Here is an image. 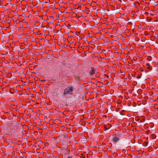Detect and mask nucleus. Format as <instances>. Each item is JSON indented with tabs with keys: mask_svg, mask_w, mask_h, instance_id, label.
I'll return each mask as SVG.
<instances>
[{
	"mask_svg": "<svg viewBox=\"0 0 158 158\" xmlns=\"http://www.w3.org/2000/svg\"><path fill=\"white\" fill-rule=\"evenodd\" d=\"M73 91L72 88L69 87L64 89L63 94L64 95L67 94H73Z\"/></svg>",
	"mask_w": 158,
	"mask_h": 158,
	"instance_id": "nucleus-2",
	"label": "nucleus"
},
{
	"mask_svg": "<svg viewBox=\"0 0 158 158\" xmlns=\"http://www.w3.org/2000/svg\"><path fill=\"white\" fill-rule=\"evenodd\" d=\"M146 67L147 68H148L150 70H151L152 69V67L149 64H146Z\"/></svg>",
	"mask_w": 158,
	"mask_h": 158,
	"instance_id": "nucleus-5",
	"label": "nucleus"
},
{
	"mask_svg": "<svg viewBox=\"0 0 158 158\" xmlns=\"http://www.w3.org/2000/svg\"><path fill=\"white\" fill-rule=\"evenodd\" d=\"M95 73V70L94 67L91 68V70L89 72V74L90 75H92Z\"/></svg>",
	"mask_w": 158,
	"mask_h": 158,
	"instance_id": "nucleus-3",
	"label": "nucleus"
},
{
	"mask_svg": "<svg viewBox=\"0 0 158 158\" xmlns=\"http://www.w3.org/2000/svg\"><path fill=\"white\" fill-rule=\"evenodd\" d=\"M147 145V143L146 142H145L144 143V146H146Z\"/></svg>",
	"mask_w": 158,
	"mask_h": 158,
	"instance_id": "nucleus-7",
	"label": "nucleus"
},
{
	"mask_svg": "<svg viewBox=\"0 0 158 158\" xmlns=\"http://www.w3.org/2000/svg\"><path fill=\"white\" fill-rule=\"evenodd\" d=\"M17 127L15 125L11 123H8L7 127L6 128V131L7 132H11L13 131H14L16 129V128Z\"/></svg>",
	"mask_w": 158,
	"mask_h": 158,
	"instance_id": "nucleus-1",
	"label": "nucleus"
},
{
	"mask_svg": "<svg viewBox=\"0 0 158 158\" xmlns=\"http://www.w3.org/2000/svg\"><path fill=\"white\" fill-rule=\"evenodd\" d=\"M151 57H148L147 59L148 60V61H150L151 60Z\"/></svg>",
	"mask_w": 158,
	"mask_h": 158,
	"instance_id": "nucleus-6",
	"label": "nucleus"
},
{
	"mask_svg": "<svg viewBox=\"0 0 158 158\" xmlns=\"http://www.w3.org/2000/svg\"><path fill=\"white\" fill-rule=\"evenodd\" d=\"M68 158H73L72 156H69L68 157Z\"/></svg>",
	"mask_w": 158,
	"mask_h": 158,
	"instance_id": "nucleus-8",
	"label": "nucleus"
},
{
	"mask_svg": "<svg viewBox=\"0 0 158 158\" xmlns=\"http://www.w3.org/2000/svg\"><path fill=\"white\" fill-rule=\"evenodd\" d=\"M119 140V139L116 136L114 137L113 139V142H116Z\"/></svg>",
	"mask_w": 158,
	"mask_h": 158,
	"instance_id": "nucleus-4",
	"label": "nucleus"
}]
</instances>
